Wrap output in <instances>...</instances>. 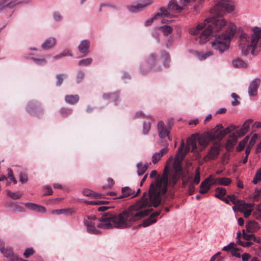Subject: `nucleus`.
Wrapping results in <instances>:
<instances>
[{
	"mask_svg": "<svg viewBox=\"0 0 261 261\" xmlns=\"http://www.w3.org/2000/svg\"><path fill=\"white\" fill-rule=\"evenodd\" d=\"M160 12L156 13L153 17L148 19V20H146L145 22V26H148L150 25L152 22L156 19H158L159 18H161V20L163 18V16H166L165 14H167L166 11L164 9H160Z\"/></svg>",
	"mask_w": 261,
	"mask_h": 261,
	"instance_id": "nucleus-21",
	"label": "nucleus"
},
{
	"mask_svg": "<svg viewBox=\"0 0 261 261\" xmlns=\"http://www.w3.org/2000/svg\"><path fill=\"white\" fill-rule=\"evenodd\" d=\"M253 122L252 119H248L246 120L242 125L241 128L237 130L236 133L239 137H242L245 135L248 132L250 124Z\"/></svg>",
	"mask_w": 261,
	"mask_h": 261,
	"instance_id": "nucleus-16",
	"label": "nucleus"
},
{
	"mask_svg": "<svg viewBox=\"0 0 261 261\" xmlns=\"http://www.w3.org/2000/svg\"><path fill=\"white\" fill-rule=\"evenodd\" d=\"M158 29L161 31L165 36H168L173 31L172 28L170 25H165L158 28Z\"/></svg>",
	"mask_w": 261,
	"mask_h": 261,
	"instance_id": "nucleus-34",
	"label": "nucleus"
},
{
	"mask_svg": "<svg viewBox=\"0 0 261 261\" xmlns=\"http://www.w3.org/2000/svg\"><path fill=\"white\" fill-rule=\"evenodd\" d=\"M156 55L154 54H151L147 60L144 63H142L140 67V72L145 74L150 71H160L161 70V66L158 64Z\"/></svg>",
	"mask_w": 261,
	"mask_h": 261,
	"instance_id": "nucleus-5",
	"label": "nucleus"
},
{
	"mask_svg": "<svg viewBox=\"0 0 261 261\" xmlns=\"http://www.w3.org/2000/svg\"><path fill=\"white\" fill-rule=\"evenodd\" d=\"M246 227V230L249 232H255L259 228L258 224L255 221H248Z\"/></svg>",
	"mask_w": 261,
	"mask_h": 261,
	"instance_id": "nucleus-25",
	"label": "nucleus"
},
{
	"mask_svg": "<svg viewBox=\"0 0 261 261\" xmlns=\"http://www.w3.org/2000/svg\"><path fill=\"white\" fill-rule=\"evenodd\" d=\"M261 181V166L260 168L256 170L252 182L254 184H256Z\"/></svg>",
	"mask_w": 261,
	"mask_h": 261,
	"instance_id": "nucleus-38",
	"label": "nucleus"
},
{
	"mask_svg": "<svg viewBox=\"0 0 261 261\" xmlns=\"http://www.w3.org/2000/svg\"><path fill=\"white\" fill-rule=\"evenodd\" d=\"M195 191V187L193 185V184L190 183L188 186V191L190 195H192L193 194Z\"/></svg>",
	"mask_w": 261,
	"mask_h": 261,
	"instance_id": "nucleus-63",
	"label": "nucleus"
},
{
	"mask_svg": "<svg viewBox=\"0 0 261 261\" xmlns=\"http://www.w3.org/2000/svg\"><path fill=\"white\" fill-rule=\"evenodd\" d=\"M90 41L89 39L82 40L79 46L78 49L80 53L87 55L89 52Z\"/></svg>",
	"mask_w": 261,
	"mask_h": 261,
	"instance_id": "nucleus-14",
	"label": "nucleus"
},
{
	"mask_svg": "<svg viewBox=\"0 0 261 261\" xmlns=\"http://www.w3.org/2000/svg\"><path fill=\"white\" fill-rule=\"evenodd\" d=\"M46 211L45 208L40 205L37 204L36 207L35 212L38 213H45Z\"/></svg>",
	"mask_w": 261,
	"mask_h": 261,
	"instance_id": "nucleus-59",
	"label": "nucleus"
},
{
	"mask_svg": "<svg viewBox=\"0 0 261 261\" xmlns=\"http://www.w3.org/2000/svg\"><path fill=\"white\" fill-rule=\"evenodd\" d=\"M236 244L233 242H231L229 243L228 245L224 246L222 248V250L225 251H231L232 249H234L236 248Z\"/></svg>",
	"mask_w": 261,
	"mask_h": 261,
	"instance_id": "nucleus-47",
	"label": "nucleus"
},
{
	"mask_svg": "<svg viewBox=\"0 0 261 261\" xmlns=\"http://www.w3.org/2000/svg\"><path fill=\"white\" fill-rule=\"evenodd\" d=\"M257 137L258 136L256 134H253L249 140L248 145H250V146H252L254 144Z\"/></svg>",
	"mask_w": 261,
	"mask_h": 261,
	"instance_id": "nucleus-53",
	"label": "nucleus"
},
{
	"mask_svg": "<svg viewBox=\"0 0 261 261\" xmlns=\"http://www.w3.org/2000/svg\"><path fill=\"white\" fill-rule=\"evenodd\" d=\"M57 40L55 37H50L47 38L41 45L44 50H48L53 48L56 44Z\"/></svg>",
	"mask_w": 261,
	"mask_h": 261,
	"instance_id": "nucleus-17",
	"label": "nucleus"
},
{
	"mask_svg": "<svg viewBox=\"0 0 261 261\" xmlns=\"http://www.w3.org/2000/svg\"><path fill=\"white\" fill-rule=\"evenodd\" d=\"M121 195L117 197L116 198L121 199L128 196L132 197L133 195V190L129 187H123L121 189Z\"/></svg>",
	"mask_w": 261,
	"mask_h": 261,
	"instance_id": "nucleus-26",
	"label": "nucleus"
},
{
	"mask_svg": "<svg viewBox=\"0 0 261 261\" xmlns=\"http://www.w3.org/2000/svg\"><path fill=\"white\" fill-rule=\"evenodd\" d=\"M220 151V148L218 144L212 146L208 153L203 157L204 161L207 162L210 160L216 159L219 155Z\"/></svg>",
	"mask_w": 261,
	"mask_h": 261,
	"instance_id": "nucleus-10",
	"label": "nucleus"
},
{
	"mask_svg": "<svg viewBox=\"0 0 261 261\" xmlns=\"http://www.w3.org/2000/svg\"><path fill=\"white\" fill-rule=\"evenodd\" d=\"M60 113L63 116L67 115L71 113V110L67 108H62L60 110Z\"/></svg>",
	"mask_w": 261,
	"mask_h": 261,
	"instance_id": "nucleus-57",
	"label": "nucleus"
},
{
	"mask_svg": "<svg viewBox=\"0 0 261 261\" xmlns=\"http://www.w3.org/2000/svg\"><path fill=\"white\" fill-rule=\"evenodd\" d=\"M233 10L231 2L228 0H220L211 9L212 17L206 19L203 23L190 30L189 33L196 36L195 39L199 43L203 44L210 40L211 37L216 36L217 33L226 25V21L222 16L226 12Z\"/></svg>",
	"mask_w": 261,
	"mask_h": 261,
	"instance_id": "nucleus-2",
	"label": "nucleus"
},
{
	"mask_svg": "<svg viewBox=\"0 0 261 261\" xmlns=\"http://www.w3.org/2000/svg\"><path fill=\"white\" fill-rule=\"evenodd\" d=\"M34 253V251L32 248H28L25 250V251L23 253V255L25 258H27L29 257L31 255L33 254Z\"/></svg>",
	"mask_w": 261,
	"mask_h": 261,
	"instance_id": "nucleus-49",
	"label": "nucleus"
},
{
	"mask_svg": "<svg viewBox=\"0 0 261 261\" xmlns=\"http://www.w3.org/2000/svg\"><path fill=\"white\" fill-rule=\"evenodd\" d=\"M161 57L163 59V64L165 67H168L170 62L169 55L166 51H163L161 53Z\"/></svg>",
	"mask_w": 261,
	"mask_h": 261,
	"instance_id": "nucleus-33",
	"label": "nucleus"
},
{
	"mask_svg": "<svg viewBox=\"0 0 261 261\" xmlns=\"http://www.w3.org/2000/svg\"><path fill=\"white\" fill-rule=\"evenodd\" d=\"M200 180V172L199 171L198 168H197L196 170V174H195V175L194 177L193 182L195 184H198L199 183Z\"/></svg>",
	"mask_w": 261,
	"mask_h": 261,
	"instance_id": "nucleus-51",
	"label": "nucleus"
},
{
	"mask_svg": "<svg viewBox=\"0 0 261 261\" xmlns=\"http://www.w3.org/2000/svg\"><path fill=\"white\" fill-rule=\"evenodd\" d=\"M147 167L146 164H143L142 162L138 163L137 165L138 175L139 176L143 175L147 170Z\"/></svg>",
	"mask_w": 261,
	"mask_h": 261,
	"instance_id": "nucleus-32",
	"label": "nucleus"
},
{
	"mask_svg": "<svg viewBox=\"0 0 261 261\" xmlns=\"http://www.w3.org/2000/svg\"><path fill=\"white\" fill-rule=\"evenodd\" d=\"M44 189L46 191L44 194V195H50L53 194V190L50 187L48 186H45L44 187Z\"/></svg>",
	"mask_w": 261,
	"mask_h": 261,
	"instance_id": "nucleus-58",
	"label": "nucleus"
},
{
	"mask_svg": "<svg viewBox=\"0 0 261 261\" xmlns=\"http://www.w3.org/2000/svg\"><path fill=\"white\" fill-rule=\"evenodd\" d=\"M0 251L7 258L11 261H23V259L18 257L13 253V250L9 246H4L0 248Z\"/></svg>",
	"mask_w": 261,
	"mask_h": 261,
	"instance_id": "nucleus-9",
	"label": "nucleus"
},
{
	"mask_svg": "<svg viewBox=\"0 0 261 261\" xmlns=\"http://www.w3.org/2000/svg\"><path fill=\"white\" fill-rule=\"evenodd\" d=\"M53 19L55 21L60 22L63 19V17L59 12H55L53 14Z\"/></svg>",
	"mask_w": 261,
	"mask_h": 261,
	"instance_id": "nucleus-46",
	"label": "nucleus"
},
{
	"mask_svg": "<svg viewBox=\"0 0 261 261\" xmlns=\"http://www.w3.org/2000/svg\"><path fill=\"white\" fill-rule=\"evenodd\" d=\"M109 202L107 200H95L92 201H87L86 202V203L91 205H99V204H105L108 203Z\"/></svg>",
	"mask_w": 261,
	"mask_h": 261,
	"instance_id": "nucleus-43",
	"label": "nucleus"
},
{
	"mask_svg": "<svg viewBox=\"0 0 261 261\" xmlns=\"http://www.w3.org/2000/svg\"><path fill=\"white\" fill-rule=\"evenodd\" d=\"M27 111L31 115H39L43 112L40 103L37 101H30L26 107Z\"/></svg>",
	"mask_w": 261,
	"mask_h": 261,
	"instance_id": "nucleus-7",
	"label": "nucleus"
},
{
	"mask_svg": "<svg viewBox=\"0 0 261 261\" xmlns=\"http://www.w3.org/2000/svg\"><path fill=\"white\" fill-rule=\"evenodd\" d=\"M31 59L37 65H43L47 63V60L46 57H43L41 58H37L32 57Z\"/></svg>",
	"mask_w": 261,
	"mask_h": 261,
	"instance_id": "nucleus-40",
	"label": "nucleus"
},
{
	"mask_svg": "<svg viewBox=\"0 0 261 261\" xmlns=\"http://www.w3.org/2000/svg\"><path fill=\"white\" fill-rule=\"evenodd\" d=\"M243 237L246 240H253L254 239V236L252 234H247L245 233L244 231H243Z\"/></svg>",
	"mask_w": 261,
	"mask_h": 261,
	"instance_id": "nucleus-54",
	"label": "nucleus"
},
{
	"mask_svg": "<svg viewBox=\"0 0 261 261\" xmlns=\"http://www.w3.org/2000/svg\"><path fill=\"white\" fill-rule=\"evenodd\" d=\"M231 96L232 98L234 99V100H232L231 102V104L232 106H236L238 105L240 102L237 100V98L239 97V96L236 93H232L231 94Z\"/></svg>",
	"mask_w": 261,
	"mask_h": 261,
	"instance_id": "nucleus-50",
	"label": "nucleus"
},
{
	"mask_svg": "<svg viewBox=\"0 0 261 261\" xmlns=\"http://www.w3.org/2000/svg\"><path fill=\"white\" fill-rule=\"evenodd\" d=\"M198 141L200 146L205 147L212 141V139L207 132H205L202 135L198 136Z\"/></svg>",
	"mask_w": 261,
	"mask_h": 261,
	"instance_id": "nucleus-18",
	"label": "nucleus"
},
{
	"mask_svg": "<svg viewBox=\"0 0 261 261\" xmlns=\"http://www.w3.org/2000/svg\"><path fill=\"white\" fill-rule=\"evenodd\" d=\"M19 180L22 183H25L28 181V176L24 173H21L19 174Z\"/></svg>",
	"mask_w": 261,
	"mask_h": 261,
	"instance_id": "nucleus-52",
	"label": "nucleus"
},
{
	"mask_svg": "<svg viewBox=\"0 0 261 261\" xmlns=\"http://www.w3.org/2000/svg\"><path fill=\"white\" fill-rule=\"evenodd\" d=\"M212 177L209 176L201 183L199 191L200 194H205L210 190L211 187L208 183L212 181Z\"/></svg>",
	"mask_w": 261,
	"mask_h": 261,
	"instance_id": "nucleus-20",
	"label": "nucleus"
},
{
	"mask_svg": "<svg viewBox=\"0 0 261 261\" xmlns=\"http://www.w3.org/2000/svg\"><path fill=\"white\" fill-rule=\"evenodd\" d=\"M168 151L167 147L161 149L159 152L153 153L152 155L151 159L153 164H156L161 159V158Z\"/></svg>",
	"mask_w": 261,
	"mask_h": 261,
	"instance_id": "nucleus-19",
	"label": "nucleus"
},
{
	"mask_svg": "<svg viewBox=\"0 0 261 261\" xmlns=\"http://www.w3.org/2000/svg\"><path fill=\"white\" fill-rule=\"evenodd\" d=\"M161 9H164L167 13V14H165V15L167 16H163L161 22L162 23H168L172 22L171 18L174 17L173 13L181 12L183 8L178 5L176 2L171 1L168 5L167 8L162 7Z\"/></svg>",
	"mask_w": 261,
	"mask_h": 261,
	"instance_id": "nucleus-6",
	"label": "nucleus"
},
{
	"mask_svg": "<svg viewBox=\"0 0 261 261\" xmlns=\"http://www.w3.org/2000/svg\"><path fill=\"white\" fill-rule=\"evenodd\" d=\"M153 119L151 117H148L147 120L143 122V134L146 135L148 134L150 129V124L153 121Z\"/></svg>",
	"mask_w": 261,
	"mask_h": 261,
	"instance_id": "nucleus-29",
	"label": "nucleus"
},
{
	"mask_svg": "<svg viewBox=\"0 0 261 261\" xmlns=\"http://www.w3.org/2000/svg\"><path fill=\"white\" fill-rule=\"evenodd\" d=\"M103 98L105 99H111L114 100L115 105L117 104L119 96L117 92L114 93H105L103 94Z\"/></svg>",
	"mask_w": 261,
	"mask_h": 261,
	"instance_id": "nucleus-31",
	"label": "nucleus"
},
{
	"mask_svg": "<svg viewBox=\"0 0 261 261\" xmlns=\"http://www.w3.org/2000/svg\"><path fill=\"white\" fill-rule=\"evenodd\" d=\"M239 47L243 55L249 53L253 56L257 55L261 49V29L254 28L251 36L245 33L241 34Z\"/></svg>",
	"mask_w": 261,
	"mask_h": 261,
	"instance_id": "nucleus-3",
	"label": "nucleus"
},
{
	"mask_svg": "<svg viewBox=\"0 0 261 261\" xmlns=\"http://www.w3.org/2000/svg\"><path fill=\"white\" fill-rule=\"evenodd\" d=\"M188 145L185 147L184 150L179 154V153H177L176 156L175 157L174 164L176 166V170H181L180 163L182 161L186 154L189 152L190 149V141L188 140Z\"/></svg>",
	"mask_w": 261,
	"mask_h": 261,
	"instance_id": "nucleus-8",
	"label": "nucleus"
},
{
	"mask_svg": "<svg viewBox=\"0 0 261 261\" xmlns=\"http://www.w3.org/2000/svg\"><path fill=\"white\" fill-rule=\"evenodd\" d=\"M61 56H62L63 57H66V56H72V54L70 52V51L68 49L64 50L62 53Z\"/></svg>",
	"mask_w": 261,
	"mask_h": 261,
	"instance_id": "nucleus-62",
	"label": "nucleus"
},
{
	"mask_svg": "<svg viewBox=\"0 0 261 261\" xmlns=\"http://www.w3.org/2000/svg\"><path fill=\"white\" fill-rule=\"evenodd\" d=\"M192 53L199 60H204L207 58L212 56L213 55L212 52L210 51H207L206 53H203L194 50L192 51Z\"/></svg>",
	"mask_w": 261,
	"mask_h": 261,
	"instance_id": "nucleus-28",
	"label": "nucleus"
},
{
	"mask_svg": "<svg viewBox=\"0 0 261 261\" xmlns=\"http://www.w3.org/2000/svg\"><path fill=\"white\" fill-rule=\"evenodd\" d=\"M156 221V220L155 218H152L150 216L149 218H147L146 220H145L142 225L143 227H147L149 226L150 225L155 223Z\"/></svg>",
	"mask_w": 261,
	"mask_h": 261,
	"instance_id": "nucleus-39",
	"label": "nucleus"
},
{
	"mask_svg": "<svg viewBox=\"0 0 261 261\" xmlns=\"http://www.w3.org/2000/svg\"><path fill=\"white\" fill-rule=\"evenodd\" d=\"M223 126L221 124L217 125L215 128L210 132H207L212 140L217 139L222 140L224 138V135L222 133Z\"/></svg>",
	"mask_w": 261,
	"mask_h": 261,
	"instance_id": "nucleus-11",
	"label": "nucleus"
},
{
	"mask_svg": "<svg viewBox=\"0 0 261 261\" xmlns=\"http://www.w3.org/2000/svg\"><path fill=\"white\" fill-rule=\"evenodd\" d=\"M158 132L159 133V136L161 138H164L166 137H168L169 139L170 137L169 136V130L165 126L163 122L160 121L158 124Z\"/></svg>",
	"mask_w": 261,
	"mask_h": 261,
	"instance_id": "nucleus-15",
	"label": "nucleus"
},
{
	"mask_svg": "<svg viewBox=\"0 0 261 261\" xmlns=\"http://www.w3.org/2000/svg\"><path fill=\"white\" fill-rule=\"evenodd\" d=\"M236 32V25L232 23H229L226 31L218 36L212 42L213 47L220 54H223L228 49L230 40L234 36Z\"/></svg>",
	"mask_w": 261,
	"mask_h": 261,
	"instance_id": "nucleus-4",
	"label": "nucleus"
},
{
	"mask_svg": "<svg viewBox=\"0 0 261 261\" xmlns=\"http://www.w3.org/2000/svg\"><path fill=\"white\" fill-rule=\"evenodd\" d=\"M150 2H146L143 3H138L136 5H128L127 10L132 13H137L142 11L145 8L149 6Z\"/></svg>",
	"mask_w": 261,
	"mask_h": 261,
	"instance_id": "nucleus-13",
	"label": "nucleus"
},
{
	"mask_svg": "<svg viewBox=\"0 0 261 261\" xmlns=\"http://www.w3.org/2000/svg\"><path fill=\"white\" fill-rule=\"evenodd\" d=\"M231 64L232 66L236 68H246L247 67V63L240 58L233 59Z\"/></svg>",
	"mask_w": 261,
	"mask_h": 261,
	"instance_id": "nucleus-22",
	"label": "nucleus"
},
{
	"mask_svg": "<svg viewBox=\"0 0 261 261\" xmlns=\"http://www.w3.org/2000/svg\"><path fill=\"white\" fill-rule=\"evenodd\" d=\"M260 84V80L255 78L250 82L248 89V93L250 96H255L257 94V90Z\"/></svg>",
	"mask_w": 261,
	"mask_h": 261,
	"instance_id": "nucleus-12",
	"label": "nucleus"
},
{
	"mask_svg": "<svg viewBox=\"0 0 261 261\" xmlns=\"http://www.w3.org/2000/svg\"><path fill=\"white\" fill-rule=\"evenodd\" d=\"M218 184L223 186H228L231 182V180L228 178H219L216 179Z\"/></svg>",
	"mask_w": 261,
	"mask_h": 261,
	"instance_id": "nucleus-42",
	"label": "nucleus"
},
{
	"mask_svg": "<svg viewBox=\"0 0 261 261\" xmlns=\"http://www.w3.org/2000/svg\"><path fill=\"white\" fill-rule=\"evenodd\" d=\"M83 194L86 196H90L93 195V194H94V192H93L92 191L88 189H85L83 191Z\"/></svg>",
	"mask_w": 261,
	"mask_h": 261,
	"instance_id": "nucleus-61",
	"label": "nucleus"
},
{
	"mask_svg": "<svg viewBox=\"0 0 261 261\" xmlns=\"http://www.w3.org/2000/svg\"><path fill=\"white\" fill-rule=\"evenodd\" d=\"M249 139V136H246L242 141H240L238 146L237 147V150L238 151L242 150L245 147V145L247 143Z\"/></svg>",
	"mask_w": 261,
	"mask_h": 261,
	"instance_id": "nucleus-36",
	"label": "nucleus"
},
{
	"mask_svg": "<svg viewBox=\"0 0 261 261\" xmlns=\"http://www.w3.org/2000/svg\"><path fill=\"white\" fill-rule=\"evenodd\" d=\"M79 99V96L77 94L66 95L65 97V101L70 105H74L77 103Z\"/></svg>",
	"mask_w": 261,
	"mask_h": 261,
	"instance_id": "nucleus-30",
	"label": "nucleus"
},
{
	"mask_svg": "<svg viewBox=\"0 0 261 261\" xmlns=\"http://www.w3.org/2000/svg\"><path fill=\"white\" fill-rule=\"evenodd\" d=\"M93 61L92 58H87L81 60L79 62V65L80 66H86L90 65Z\"/></svg>",
	"mask_w": 261,
	"mask_h": 261,
	"instance_id": "nucleus-41",
	"label": "nucleus"
},
{
	"mask_svg": "<svg viewBox=\"0 0 261 261\" xmlns=\"http://www.w3.org/2000/svg\"><path fill=\"white\" fill-rule=\"evenodd\" d=\"M237 243L243 247H249L252 244L251 242H243L239 239L237 241Z\"/></svg>",
	"mask_w": 261,
	"mask_h": 261,
	"instance_id": "nucleus-55",
	"label": "nucleus"
},
{
	"mask_svg": "<svg viewBox=\"0 0 261 261\" xmlns=\"http://www.w3.org/2000/svg\"><path fill=\"white\" fill-rule=\"evenodd\" d=\"M7 194L8 196L13 199H19L21 197V194L19 191L16 192H13L10 190H7Z\"/></svg>",
	"mask_w": 261,
	"mask_h": 261,
	"instance_id": "nucleus-37",
	"label": "nucleus"
},
{
	"mask_svg": "<svg viewBox=\"0 0 261 261\" xmlns=\"http://www.w3.org/2000/svg\"><path fill=\"white\" fill-rule=\"evenodd\" d=\"M24 204L27 208H29L31 210L35 211L36 207L37 205L36 204L34 203L28 202V203H25Z\"/></svg>",
	"mask_w": 261,
	"mask_h": 261,
	"instance_id": "nucleus-56",
	"label": "nucleus"
},
{
	"mask_svg": "<svg viewBox=\"0 0 261 261\" xmlns=\"http://www.w3.org/2000/svg\"><path fill=\"white\" fill-rule=\"evenodd\" d=\"M252 205L251 204H243L241 205L240 212L243 213L245 218H248L252 212Z\"/></svg>",
	"mask_w": 261,
	"mask_h": 261,
	"instance_id": "nucleus-24",
	"label": "nucleus"
},
{
	"mask_svg": "<svg viewBox=\"0 0 261 261\" xmlns=\"http://www.w3.org/2000/svg\"><path fill=\"white\" fill-rule=\"evenodd\" d=\"M227 197L229 199V201H231L233 204L236 205L241 204V200L237 199L234 195H227Z\"/></svg>",
	"mask_w": 261,
	"mask_h": 261,
	"instance_id": "nucleus-44",
	"label": "nucleus"
},
{
	"mask_svg": "<svg viewBox=\"0 0 261 261\" xmlns=\"http://www.w3.org/2000/svg\"><path fill=\"white\" fill-rule=\"evenodd\" d=\"M176 173L169 174L167 167L164 169L162 175L157 176L152 182L147 193L144 192L141 198L135 204L118 214L105 213L98 218L93 215L86 216L84 219V224L87 232L90 234H98L100 229H112L113 227L124 229L130 227L134 222L148 215L152 210L149 207H156L161 203L162 195L167 191L168 187H173L178 180Z\"/></svg>",
	"mask_w": 261,
	"mask_h": 261,
	"instance_id": "nucleus-1",
	"label": "nucleus"
},
{
	"mask_svg": "<svg viewBox=\"0 0 261 261\" xmlns=\"http://www.w3.org/2000/svg\"><path fill=\"white\" fill-rule=\"evenodd\" d=\"M250 256L249 254L248 253H244L242 255V260L243 261H248V259H249Z\"/></svg>",
	"mask_w": 261,
	"mask_h": 261,
	"instance_id": "nucleus-64",
	"label": "nucleus"
},
{
	"mask_svg": "<svg viewBox=\"0 0 261 261\" xmlns=\"http://www.w3.org/2000/svg\"><path fill=\"white\" fill-rule=\"evenodd\" d=\"M84 76H85L84 72L81 70H79L77 72V73L76 77V82L77 83H80L82 81V80L84 79Z\"/></svg>",
	"mask_w": 261,
	"mask_h": 261,
	"instance_id": "nucleus-48",
	"label": "nucleus"
},
{
	"mask_svg": "<svg viewBox=\"0 0 261 261\" xmlns=\"http://www.w3.org/2000/svg\"><path fill=\"white\" fill-rule=\"evenodd\" d=\"M16 5V3L11 0H2L0 1V12L6 7L13 8Z\"/></svg>",
	"mask_w": 261,
	"mask_h": 261,
	"instance_id": "nucleus-27",
	"label": "nucleus"
},
{
	"mask_svg": "<svg viewBox=\"0 0 261 261\" xmlns=\"http://www.w3.org/2000/svg\"><path fill=\"white\" fill-rule=\"evenodd\" d=\"M231 254L232 256H236L238 258H240L241 257L240 253L239 252V249L236 247L234 249H232L231 251Z\"/></svg>",
	"mask_w": 261,
	"mask_h": 261,
	"instance_id": "nucleus-60",
	"label": "nucleus"
},
{
	"mask_svg": "<svg viewBox=\"0 0 261 261\" xmlns=\"http://www.w3.org/2000/svg\"><path fill=\"white\" fill-rule=\"evenodd\" d=\"M66 74H58L56 75V78L57 79V81L56 83V85L58 86H60L63 82L64 77H66Z\"/></svg>",
	"mask_w": 261,
	"mask_h": 261,
	"instance_id": "nucleus-45",
	"label": "nucleus"
},
{
	"mask_svg": "<svg viewBox=\"0 0 261 261\" xmlns=\"http://www.w3.org/2000/svg\"><path fill=\"white\" fill-rule=\"evenodd\" d=\"M215 191L216 194L215 195V196L220 199L226 194V190L223 188L218 187L216 189Z\"/></svg>",
	"mask_w": 261,
	"mask_h": 261,
	"instance_id": "nucleus-35",
	"label": "nucleus"
},
{
	"mask_svg": "<svg viewBox=\"0 0 261 261\" xmlns=\"http://www.w3.org/2000/svg\"><path fill=\"white\" fill-rule=\"evenodd\" d=\"M75 213L73 208H67L63 209L55 210L51 212L52 214L72 215Z\"/></svg>",
	"mask_w": 261,
	"mask_h": 261,
	"instance_id": "nucleus-23",
	"label": "nucleus"
}]
</instances>
